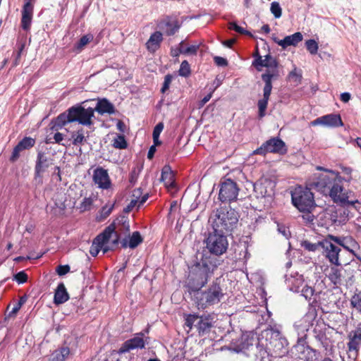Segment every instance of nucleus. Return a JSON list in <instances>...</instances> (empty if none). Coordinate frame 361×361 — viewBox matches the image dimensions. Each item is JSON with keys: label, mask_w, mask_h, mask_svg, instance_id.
Returning <instances> with one entry per match:
<instances>
[{"label": "nucleus", "mask_w": 361, "mask_h": 361, "mask_svg": "<svg viewBox=\"0 0 361 361\" xmlns=\"http://www.w3.org/2000/svg\"><path fill=\"white\" fill-rule=\"evenodd\" d=\"M361 345V324L358 325L355 330L352 331L349 335V342L348 348L352 350H360Z\"/></svg>", "instance_id": "obj_27"}, {"label": "nucleus", "mask_w": 361, "mask_h": 361, "mask_svg": "<svg viewBox=\"0 0 361 361\" xmlns=\"http://www.w3.org/2000/svg\"><path fill=\"white\" fill-rule=\"evenodd\" d=\"M161 180L168 188H173L175 186L174 176L169 166H164L161 170Z\"/></svg>", "instance_id": "obj_34"}, {"label": "nucleus", "mask_w": 361, "mask_h": 361, "mask_svg": "<svg viewBox=\"0 0 361 361\" xmlns=\"http://www.w3.org/2000/svg\"><path fill=\"white\" fill-rule=\"evenodd\" d=\"M114 208V205H111V207L104 206L101 209V216L103 218H106L108 216L110 215Z\"/></svg>", "instance_id": "obj_60"}, {"label": "nucleus", "mask_w": 361, "mask_h": 361, "mask_svg": "<svg viewBox=\"0 0 361 361\" xmlns=\"http://www.w3.org/2000/svg\"><path fill=\"white\" fill-rule=\"evenodd\" d=\"M35 144V140L30 137L23 138L13 148L10 161H16L20 157V152L32 148Z\"/></svg>", "instance_id": "obj_22"}, {"label": "nucleus", "mask_w": 361, "mask_h": 361, "mask_svg": "<svg viewBox=\"0 0 361 361\" xmlns=\"http://www.w3.org/2000/svg\"><path fill=\"white\" fill-rule=\"evenodd\" d=\"M71 354V350L68 346H61L54 350L49 357L51 361H65Z\"/></svg>", "instance_id": "obj_33"}, {"label": "nucleus", "mask_w": 361, "mask_h": 361, "mask_svg": "<svg viewBox=\"0 0 361 361\" xmlns=\"http://www.w3.org/2000/svg\"><path fill=\"white\" fill-rule=\"evenodd\" d=\"M93 181L101 189H109L111 183L107 171L102 167L97 168L93 173Z\"/></svg>", "instance_id": "obj_21"}, {"label": "nucleus", "mask_w": 361, "mask_h": 361, "mask_svg": "<svg viewBox=\"0 0 361 361\" xmlns=\"http://www.w3.org/2000/svg\"><path fill=\"white\" fill-rule=\"evenodd\" d=\"M255 334L253 332H247L243 334L241 336V341L240 344V350H247L253 345L254 342L257 340Z\"/></svg>", "instance_id": "obj_36"}, {"label": "nucleus", "mask_w": 361, "mask_h": 361, "mask_svg": "<svg viewBox=\"0 0 361 361\" xmlns=\"http://www.w3.org/2000/svg\"><path fill=\"white\" fill-rule=\"evenodd\" d=\"M94 116V108H85L82 104H76L53 118L50 122V129L52 131L60 130L66 125L73 122H78L85 126H90L93 124Z\"/></svg>", "instance_id": "obj_5"}, {"label": "nucleus", "mask_w": 361, "mask_h": 361, "mask_svg": "<svg viewBox=\"0 0 361 361\" xmlns=\"http://www.w3.org/2000/svg\"><path fill=\"white\" fill-rule=\"evenodd\" d=\"M305 45L307 49L311 54L314 55L317 53L319 47L317 42L314 39H310L307 40L305 42Z\"/></svg>", "instance_id": "obj_46"}, {"label": "nucleus", "mask_w": 361, "mask_h": 361, "mask_svg": "<svg viewBox=\"0 0 361 361\" xmlns=\"http://www.w3.org/2000/svg\"><path fill=\"white\" fill-rule=\"evenodd\" d=\"M166 30L165 32L168 36L174 35L180 28V25L177 20L172 22H166L165 23Z\"/></svg>", "instance_id": "obj_40"}, {"label": "nucleus", "mask_w": 361, "mask_h": 361, "mask_svg": "<svg viewBox=\"0 0 361 361\" xmlns=\"http://www.w3.org/2000/svg\"><path fill=\"white\" fill-rule=\"evenodd\" d=\"M304 214L302 216V219L307 223H312L314 220V216L312 214V210L309 212H302Z\"/></svg>", "instance_id": "obj_59"}, {"label": "nucleus", "mask_w": 361, "mask_h": 361, "mask_svg": "<svg viewBox=\"0 0 361 361\" xmlns=\"http://www.w3.org/2000/svg\"><path fill=\"white\" fill-rule=\"evenodd\" d=\"M191 71H190V66L189 63L187 61H182L180 69L178 71V74L180 76L187 78L190 75Z\"/></svg>", "instance_id": "obj_43"}, {"label": "nucleus", "mask_w": 361, "mask_h": 361, "mask_svg": "<svg viewBox=\"0 0 361 361\" xmlns=\"http://www.w3.org/2000/svg\"><path fill=\"white\" fill-rule=\"evenodd\" d=\"M270 11L275 18H279L282 16V8L277 1H273L271 4Z\"/></svg>", "instance_id": "obj_44"}, {"label": "nucleus", "mask_w": 361, "mask_h": 361, "mask_svg": "<svg viewBox=\"0 0 361 361\" xmlns=\"http://www.w3.org/2000/svg\"><path fill=\"white\" fill-rule=\"evenodd\" d=\"M93 37L90 35H83L80 39L79 41L78 42V43H76L75 44V49L77 50V51H81L82 49V48L86 45L92 39Z\"/></svg>", "instance_id": "obj_42"}, {"label": "nucleus", "mask_w": 361, "mask_h": 361, "mask_svg": "<svg viewBox=\"0 0 361 361\" xmlns=\"http://www.w3.org/2000/svg\"><path fill=\"white\" fill-rule=\"evenodd\" d=\"M288 149L285 142L279 137H274L264 142L253 153L255 154L265 155L267 153L285 154Z\"/></svg>", "instance_id": "obj_12"}, {"label": "nucleus", "mask_w": 361, "mask_h": 361, "mask_svg": "<svg viewBox=\"0 0 361 361\" xmlns=\"http://www.w3.org/2000/svg\"><path fill=\"white\" fill-rule=\"evenodd\" d=\"M138 200L137 199H133L130 203L123 209L125 213H129L136 206Z\"/></svg>", "instance_id": "obj_61"}, {"label": "nucleus", "mask_w": 361, "mask_h": 361, "mask_svg": "<svg viewBox=\"0 0 361 361\" xmlns=\"http://www.w3.org/2000/svg\"><path fill=\"white\" fill-rule=\"evenodd\" d=\"M144 334H136L133 338L126 341L118 350V354H124L132 350L143 349L145 347V342L143 339Z\"/></svg>", "instance_id": "obj_17"}, {"label": "nucleus", "mask_w": 361, "mask_h": 361, "mask_svg": "<svg viewBox=\"0 0 361 361\" xmlns=\"http://www.w3.org/2000/svg\"><path fill=\"white\" fill-rule=\"evenodd\" d=\"M143 241V238L141 236L139 231H134L130 236L129 240L123 238L121 243L123 248L130 247L134 249L137 247Z\"/></svg>", "instance_id": "obj_30"}, {"label": "nucleus", "mask_w": 361, "mask_h": 361, "mask_svg": "<svg viewBox=\"0 0 361 361\" xmlns=\"http://www.w3.org/2000/svg\"><path fill=\"white\" fill-rule=\"evenodd\" d=\"M359 355V350H352L348 348L347 357L343 358V361H357Z\"/></svg>", "instance_id": "obj_48"}, {"label": "nucleus", "mask_w": 361, "mask_h": 361, "mask_svg": "<svg viewBox=\"0 0 361 361\" xmlns=\"http://www.w3.org/2000/svg\"><path fill=\"white\" fill-rule=\"evenodd\" d=\"M70 267L68 264L66 265H59L56 267V271L59 276H63L68 274L70 271Z\"/></svg>", "instance_id": "obj_56"}, {"label": "nucleus", "mask_w": 361, "mask_h": 361, "mask_svg": "<svg viewBox=\"0 0 361 361\" xmlns=\"http://www.w3.org/2000/svg\"><path fill=\"white\" fill-rule=\"evenodd\" d=\"M185 325L191 329L195 327L199 335L204 336L209 332L212 327V319L209 316H198L197 314H188L185 319Z\"/></svg>", "instance_id": "obj_14"}, {"label": "nucleus", "mask_w": 361, "mask_h": 361, "mask_svg": "<svg viewBox=\"0 0 361 361\" xmlns=\"http://www.w3.org/2000/svg\"><path fill=\"white\" fill-rule=\"evenodd\" d=\"M341 169L342 172L347 176L345 178H342L338 172L326 170L329 173L319 176L316 180L311 183V186L324 195H329L335 203L343 207L353 206L358 201L349 200L342 185L343 180L347 182L352 180V169L342 166Z\"/></svg>", "instance_id": "obj_1"}, {"label": "nucleus", "mask_w": 361, "mask_h": 361, "mask_svg": "<svg viewBox=\"0 0 361 361\" xmlns=\"http://www.w3.org/2000/svg\"><path fill=\"white\" fill-rule=\"evenodd\" d=\"M173 77L171 74H167L164 77V81L163 82L162 87L161 89V93H165L169 88L170 84L172 81Z\"/></svg>", "instance_id": "obj_51"}, {"label": "nucleus", "mask_w": 361, "mask_h": 361, "mask_svg": "<svg viewBox=\"0 0 361 361\" xmlns=\"http://www.w3.org/2000/svg\"><path fill=\"white\" fill-rule=\"evenodd\" d=\"M163 40V35L159 31L153 32L149 39L146 42V47L150 52L156 51L159 47L161 42Z\"/></svg>", "instance_id": "obj_28"}, {"label": "nucleus", "mask_w": 361, "mask_h": 361, "mask_svg": "<svg viewBox=\"0 0 361 361\" xmlns=\"http://www.w3.org/2000/svg\"><path fill=\"white\" fill-rule=\"evenodd\" d=\"M338 266L331 267L330 271L327 275L330 281L335 286L340 285L341 283V269L338 268Z\"/></svg>", "instance_id": "obj_37"}, {"label": "nucleus", "mask_w": 361, "mask_h": 361, "mask_svg": "<svg viewBox=\"0 0 361 361\" xmlns=\"http://www.w3.org/2000/svg\"><path fill=\"white\" fill-rule=\"evenodd\" d=\"M307 335L299 336L296 344L294 345V350L298 357L304 361H314L319 356V352L311 348L307 342Z\"/></svg>", "instance_id": "obj_11"}, {"label": "nucleus", "mask_w": 361, "mask_h": 361, "mask_svg": "<svg viewBox=\"0 0 361 361\" xmlns=\"http://www.w3.org/2000/svg\"><path fill=\"white\" fill-rule=\"evenodd\" d=\"M14 279L19 283H24L27 281V274L23 271H19L14 276Z\"/></svg>", "instance_id": "obj_54"}, {"label": "nucleus", "mask_w": 361, "mask_h": 361, "mask_svg": "<svg viewBox=\"0 0 361 361\" xmlns=\"http://www.w3.org/2000/svg\"><path fill=\"white\" fill-rule=\"evenodd\" d=\"M350 303L352 308L361 314V290L354 293L350 298Z\"/></svg>", "instance_id": "obj_39"}, {"label": "nucleus", "mask_w": 361, "mask_h": 361, "mask_svg": "<svg viewBox=\"0 0 361 361\" xmlns=\"http://www.w3.org/2000/svg\"><path fill=\"white\" fill-rule=\"evenodd\" d=\"M33 15V5L27 1L22 10L21 27L24 30H29L32 23Z\"/></svg>", "instance_id": "obj_23"}, {"label": "nucleus", "mask_w": 361, "mask_h": 361, "mask_svg": "<svg viewBox=\"0 0 361 361\" xmlns=\"http://www.w3.org/2000/svg\"><path fill=\"white\" fill-rule=\"evenodd\" d=\"M130 224L128 218L124 215L118 216L104 231L97 235V240L102 243H108L112 235H115V238L112 240L113 245L117 246L120 240L119 234L129 233Z\"/></svg>", "instance_id": "obj_8"}, {"label": "nucleus", "mask_w": 361, "mask_h": 361, "mask_svg": "<svg viewBox=\"0 0 361 361\" xmlns=\"http://www.w3.org/2000/svg\"><path fill=\"white\" fill-rule=\"evenodd\" d=\"M183 41L180 42L178 44V47L176 48H171V55L173 57H178L180 54H183Z\"/></svg>", "instance_id": "obj_55"}, {"label": "nucleus", "mask_w": 361, "mask_h": 361, "mask_svg": "<svg viewBox=\"0 0 361 361\" xmlns=\"http://www.w3.org/2000/svg\"><path fill=\"white\" fill-rule=\"evenodd\" d=\"M72 144L74 146L82 145L86 142L87 138L85 136V131L82 128H80L71 133Z\"/></svg>", "instance_id": "obj_38"}, {"label": "nucleus", "mask_w": 361, "mask_h": 361, "mask_svg": "<svg viewBox=\"0 0 361 361\" xmlns=\"http://www.w3.org/2000/svg\"><path fill=\"white\" fill-rule=\"evenodd\" d=\"M331 235H328L325 238L321 240V247L323 250V255L329 260V262L335 266H340L339 253L341 249L330 238Z\"/></svg>", "instance_id": "obj_15"}, {"label": "nucleus", "mask_w": 361, "mask_h": 361, "mask_svg": "<svg viewBox=\"0 0 361 361\" xmlns=\"http://www.w3.org/2000/svg\"><path fill=\"white\" fill-rule=\"evenodd\" d=\"M300 245L305 250L309 252H315L319 249V247H321V240L317 243H312L308 240H303L301 242Z\"/></svg>", "instance_id": "obj_41"}, {"label": "nucleus", "mask_w": 361, "mask_h": 361, "mask_svg": "<svg viewBox=\"0 0 361 361\" xmlns=\"http://www.w3.org/2000/svg\"><path fill=\"white\" fill-rule=\"evenodd\" d=\"M219 200L221 202H231L237 200L239 188L231 178L221 180L219 183Z\"/></svg>", "instance_id": "obj_13"}, {"label": "nucleus", "mask_w": 361, "mask_h": 361, "mask_svg": "<svg viewBox=\"0 0 361 361\" xmlns=\"http://www.w3.org/2000/svg\"><path fill=\"white\" fill-rule=\"evenodd\" d=\"M53 159L47 157L44 152H38L35 166V177L41 178V173L53 164Z\"/></svg>", "instance_id": "obj_20"}, {"label": "nucleus", "mask_w": 361, "mask_h": 361, "mask_svg": "<svg viewBox=\"0 0 361 361\" xmlns=\"http://www.w3.org/2000/svg\"><path fill=\"white\" fill-rule=\"evenodd\" d=\"M255 190L258 192L262 197H271L274 194L272 183L269 181L255 185Z\"/></svg>", "instance_id": "obj_35"}, {"label": "nucleus", "mask_w": 361, "mask_h": 361, "mask_svg": "<svg viewBox=\"0 0 361 361\" xmlns=\"http://www.w3.org/2000/svg\"><path fill=\"white\" fill-rule=\"evenodd\" d=\"M286 284L288 289L299 293L301 288L305 284L302 275L296 274L295 276H286Z\"/></svg>", "instance_id": "obj_24"}, {"label": "nucleus", "mask_w": 361, "mask_h": 361, "mask_svg": "<svg viewBox=\"0 0 361 361\" xmlns=\"http://www.w3.org/2000/svg\"><path fill=\"white\" fill-rule=\"evenodd\" d=\"M228 28L230 30H233L240 34L250 35V33L248 31L245 30L243 27L238 25L235 22L229 23Z\"/></svg>", "instance_id": "obj_50"}, {"label": "nucleus", "mask_w": 361, "mask_h": 361, "mask_svg": "<svg viewBox=\"0 0 361 361\" xmlns=\"http://www.w3.org/2000/svg\"><path fill=\"white\" fill-rule=\"evenodd\" d=\"M69 300V294L63 282L58 284L54 292V303L56 305L63 304Z\"/></svg>", "instance_id": "obj_26"}, {"label": "nucleus", "mask_w": 361, "mask_h": 361, "mask_svg": "<svg viewBox=\"0 0 361 361\" xmlns=\"http://www.w3.org/2000/svg\"><path fill=\"white\" fill-rule=\"evenodd\" d=\"M204 243L206 246L202 252L216 257L225 253L228 246L226 233L216 230H213L212 232L209 233Z\"/></svg>", "instance_id": "obj_9"}, {"label": "nucleus", "mask_w": 361, "mask_h": 361, "mask_svg": "<svg viewBox=\"0 0 361 361\" xmlns=\"http://www.w3.org/2000/svg\"><path fill=\"white\" fill-rule=\"evenodd\" d=\"M94 109V111H97L101 115L104 114H114L116 112L115 107L113 104L106 98L99 99Z\"/></svg>", "instance_id": "obj_29"}, {"label": "nucleus", "mask_w": 361, "mask_h": 361, "mask_svg": "<svg viewBox=\"0 0 361 361\" xmlns=\"http://www.w3.org/2000/svg\"><path fill=\"white\" fill-rule=\"evenodd\" d=\"M238 218V213L230 207L217 209L212 217L213 230L226 234L235 227Z\"/></svg>", "instance_id": "obj_7"}, {"label": "nucleus", "mask_w": 361, "mask_h": 361, "mask_svg": "<svg viewBox=\"0 0 361 361\" xmlns=\"http://www.w3.org/2000/svg\"><path fill=\"white\" fill-rule=\"evenodd\" d=\"M113 146L116 149H126L128 146L127 142L123 135H118L114 140Z\"/></svg>", "instance_id": "obj_45"}, {"label": "nucleus", "mask_w": 361, "mask_h": 361, "mask_svg": "<svg viewBox=\"0 0 361 361\" xmlns=\"http://www.w3.org/2000/svg\"><path fill=\"white\" fill-rule=\"evenodd\" d=\"M302 35L300 32H298L293 35L285 37L283 39H275L274 41L279 46L285 49L289 46H297L298 44L302 40Z\"/></svg>", "instance_id": "obj_25"}, {"label": "nucleus", "mask_w": 361, "mask_h": 361, "mask_svg": "<svg viewBox=\"0 0 361 361\" xmlns=\"http://www.w3.org/2000/svg\"><path fill=\"white\" fill-rule=\"evenodd\" d=\"M223 282L221 277H217L204 290L196 288L188 292L198 310H205L221 302L225 295Z\"/></svg>", "instance_id": "obj_6"}, {"label": "nucleus", "mask_w": 361, "mask_h": 361, "mask_svg": "<svg viewBox=\"0 0 361 361\" xmlns=\"http://www.w3.org/2000/svg\"><path fill=\"white\" fill-rule=\"evenodd\" d=\"M311 125L323 126L328 128H336L342 126L343 123L339 114H330L320 116L311 122Z\"/></svg>", "instance_id": "obj_16"}, {"label": "nucleus", "mask_w": 361, "mask_h": 361, "mask_svg": "<svg viewBox=\"0 0 361 361\" xmlns=\"http://www.w3.org/2000/svg\"><path fill=\"white\" fill-rule=\"evenodd\" d=\"M290 195L293 205L300 212H309L316 206L314 195L307 188L296 186Z\"/></svg>", "instance_id": "obj_10"}, {"label": "nucleus", "mask_w": 361, "mask_h": 361, "mask_svg": "<svg viewBox=\"0 0 361 361\" xmlns=\"http://www.w3.org/2000/svg\"><path fill=\"white\" fill-rule=\"evenodd\" d=\"M92 202L91 197H85L80 203L79 209L82 212L90 210Z\"/></svg>", "instance_id": "obj_49"}, {"label": "nucleus", "mask_w": 361, "mask_h": 361, "mask_svg": "<svg viewBox=\"0 0 361 361\" xmlns=\"http://www.w3.org/2000/svg\"><path fill=\"white\" fill-rule=\"evenodd\" d=\"M288 342L278 329L264 331L256 343V358L259 361H271V357H282L288 352Z\"/></svg>", "instance_id": "obj_3"}, {"label": "nucleus", "mask_w": 361, "mask_h": 361, "mask_svg": "<svg viewBox=\"0 0 361 361\" xmlns=\"http://www.w3.org/2000/svg\"><path fill=\"white\" fill-rule=\"evenodd\" d=\"M221 264V260L202 252L189 267L186 288L188 292L204 287L214 275V271Z\"/></svg>", "instance_id": "obj_4"}, {"label": "nucleus", "mask_w": 361, "mask_h": 361, "mask_svg": "<svg viewBox=\"0 0 361 361\" xmlns=\"http://www.w3.org/2000/svg\"><path fill=\"white\" fill-rule=\"evenodd\" d=\"M107 243H102L101 240H97V236L93 241V244L90 247V253L92 257H96L99 250H102L104 253L107 252L109 250H113L116 245L109 246L106 245Z\"/></svg>", "instance_id": "obj_31"}, {"label": "nucleus", "mask_w": 361, "mask_h": 361, "mask_svg": "<svg viewBox=\"0 0 361 361\" xmlns=\"http://www.w3.org/2000/svg\"><path fill=\"white\" fill-rule=\"evenodd\" d=\"M142 194V191L140 188H138L137 190H134L133 192V196L138 200L139 206L143 204L148 199L149 195L148 194H145L142 197H140Z\"/></svg>", "instance_id": "obj_47"}, {"label": "nucleus", "mask_w": 361, "mask_h": 361, "mask_svg": "<svg viewBox=\"0 0 361 361\" xmlns=\"http://www.w3.org/2000/svg\"><path fill=\"white\" fill-rule=\"evenodd\" d=\"M350 94L348 93V92H343L341 94V100L345 103L349 102V100L350 99Z\"/></svg>", "instance_id": "obj_63"}, {"label": "nucleus", "mask_w": 361, "mask_h": 361, "mask_svg": "<svg viewBox=\"0 0 361 361\" xmlns=\"http://www.w3.org/2000/svg\"><path fill=\"white\" fill-rule=\"evenodd\" d=\"M163 129H164V123L161 122L157 123L153 130L152 137H156V139L159 138Z\"/></svg>", "instance_id": "obj_57"}, {"label": "nucleus", "mask_w": 361, "mask_h": 361, "mask_svg": "<svg viewBox=\"0 0 361 361\" xmlns=\"http://www.w3.org/2000/svg\"><path fill=\"white\" fill-rule=\"evenodd\" d=\"M214 61L218 66L225 67L228 66V61L221 56H214Z\"/></svg>", "instance_id": "obj_58"}, {"label": "nucleus", "mask_w": 361, "mask_h": 361, "mask_svg": "<svg viewBox=\"0 0 361 361\" xmlns=\"http://www.w3.org/2000/svg\"><path fill=\"white\" fill-rule=\"evenodd\" d=\"M330 238L336 244L343 247L345 250L356 257L357 259L361 260V257L355 253V250L359 248V244L351 236L340 237L330 235Z\"/></svg>", "instance_id": "obj_18"}, {"label": "nucleus", "mask_w": 361, "mask_h": 361, "mask_svg": "<svg viewBox=\"0 0 361 361\" xmlns=\"http://www.w3.org/2000/svg\"><path fill=\"white\" fill-rule=\"evenodd\" d=\"M313 333L315 339L326 350L329 347V339L326 334V328L317 325Z\"/></svg>", "instance_id": "obj_32"}, {"label": "nucleus", "mask_w": 361, "mask_h": 361, "mask_svg": "<svg viewBox=\"0 0 361 361\" xmlns=\"http://www.w3.org/2000/svg\"><path fill=\"white\" fill-rule=\"evenodd\" d=\"M199 49V45H190L187 48L183 46V54L186 55H195Z\"/></svg>", "instance_id": "obj_52"}, {"label": "nucleus", "mask_w": 361, "mask_h": 361, "mask_svg": "<svg viewBox=\"0 0 361 361\" xmlns=\"http://www.w3.org/2000/svg\"><path fill=\"white\" fill-rule=\"evenodd\" d=\"M299 293H300V295L314 307H320L322 302L318 301V299H320L321 295L324 296L326 295L325 293H316L312 286H308L306 283L301 288Z\"/></svg>", "instance_id": "obj_19"}, {"label": "nucleus", "mask_w": 361, "mask_h": 361, "mask_svg": "<svg viewBox=\"0 0 361 361\" xmlns=\"http://www.w3.org/2000/svg\"><path fill=\"white\" fill-rule=\"evenodd\" d=\"M253 57L254 60L252 62V66L257 71H262L263 68H267V71L261 75V78L264 82L263 97L257 102L258 116L259 118H263L266 115V110L273 88L272 81L278 80L281 76L279 69V63L276 59L270 54L265 55L263 59L258 49L254 53Z\"/></svg>", "instance_id": "obj_2"}, {"label": "nucleus", "mask_w": 361, "mask_h": 361, "mask_svg": "<svg viewBox=\"0 0 361 361\" xmlns=\"http://www.w3.org/2000/svg\"><path fill=\"white\" fill-rule=\"evenodd\" d=\"M155 152H156L155 145L151 146L147 152V158L149 159H152Z\"/></svg>", "instance_id": "obj_64"}, {"label": "nucleus", "mask_w": 361, "mask_h": 361, "mask_svg": "<svg viewBox=\"0 0 361 361\" xmlns=\"http://www.w3.org/2000/svg\"><path fill=\"white\" fill-rule=\"evenodd\" d=\"M65 137L66 135L63 133H59V130H57L56 131V133L54 135V142L59 145H61L63 146H66V144L62 142L64 140H66Z\"/></svg>", "instance_id": "obj_53"}, {"label": "nucleus", "mask_w": 361, "mask_h": 361, "mask_svg": "<svg viewBox=\"0 0 361 361\" xmlns=\"http://www.w3.org/2000/svg\"><path fill=\"white\" fill-rule=\"evenodd\" d=\"M213 92L212 91L209 94H207L206 96L204 97V98L200 101V106H203L207 102L209 101V99L212 97Z\"/></svg>", "instance_id": "obj_62"}]
</instances>
